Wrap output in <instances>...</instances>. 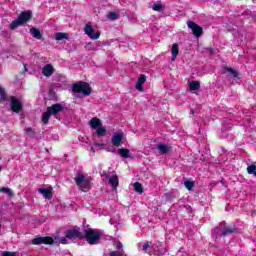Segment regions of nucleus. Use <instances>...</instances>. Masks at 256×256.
<instances>
[{"instance_id": "obj_1", "label": "nucleus", "mask_w": 256, "mask_h": 256, "mask_svg": "<svg viewBox=\"0 0 256 256\" xmlns=\"http://www.w3.org/2000/svg\"><path fill=\"white\" fill-rule=\"evenodd\" d=\"M75 239H86L89 245H97L101 239V232L92 228H85L81 231L79 226H74L66 231L65 236L59 239V243L67 245L69 241H75Z\"/></svg>"}, {"instance_id": "obj_2", "label": "nucleus", "mask_w": 256, "mask_h": 256, "mask_svg": "<svg viewBox=\"0 0 256 256\" xmlns=\"http://www.w3.org/2000/svg\"><path fill=\"white\" fill-rule=\"evenodd\" d=\"M65 109H67V107L63 106L60 103H56L48 107L46 112H44L42 115V123H44V125H47V123H49V119H51V115H59V113H61V111H65Z\"/></svg>"}, {"instance_id": "obj_3", "label": "nucleus", "mask_w": 256, "mask_h": 256, "mask_svg": "<svg viewBox=\"0 0 256 256\" xmlns=\"http://www.w3.org/2000/svg\"><path fill=\"white\" fill-rule=\"evenodd\" d=\"M74 181L77 187L80 189V191H83L84 193L90 191L92 181L91 177L78 173L77 176L74 178Z\"/></svg>"}, {"instance_id": "obj_4", "label": "nucleus", "mask_w": 256, "mask_h": 256, "mask_svg": "<svg viewBox=\"0 0 256 256\" xmlns=\"http://www.w3.org/2000/svg\"><path fill=\"white\" fill-rule=\"evenodd\" d=\"M72 91L75 94V97H79V95H84V97H88L91 95V86L87 82H78L73 84Z\"/></svg>"}, {"instance_id": "obj_5", "label": "nucleus", "mask_w": 256, "mask_h": 256, "mask_svg": "<svg viewBox=\"0 0 256 256\" xmlns=\"http://www.w3.org/2000/svg\"><path fill=\"white\" fill-rule=\"evenodd\" d=\"M31 17H33V12L31 11H24L22 12L19 17L14 20L10 24V29H17V27H21V25H24V23H27V21H31Z\"/></svg>"}, {"instance_id": "obj_6", "label": "nucleus", "mask_w": 256, "mask_h": 256, "mask_svg": "<svg viewBox=\"0 0 256 256\" xmlns=\"http://www.w3.org/2000/svg\"><path fill=\"white\" fill-rule=\"evenodd\" d=\"M84 33L89 37V39H92V41H97V39L101 37V32H95V28H93V25H91V23L85 24Z\"/></svg>"}, {"instance_id": "obj_7", "label": "nucleus", "mask_w": 256, "mask_h": 256, "mask_svg": "<svg viewBox=\"0 0 256 256\" xmlns=\"http://www.w3.org/2000/svg\"><path fill=\"white\" fill-rule=\"evenodd\" d=\"M187 26L189 29H191L192 35H194V37L199 38L203 35V27L197 25V23L193 21H188Z\"/></svg>"}, {"instance_id": "obj_8", "label": "nucleus", "mask_w": 256, "mask_h": 256, "mask_svg": "<svg viewBox=\"0 0 256 256\" xmlns=\"http://www.w3.org/2000/svg\"><path fill=\"white\" fill-rule=\"evenodd\" d=\"M123 139H125V134L123 131H118L113 134L111 143L114 147H121V143H123Z\"/></svg>"}, {"instance_id": "obj_9", "label": "nucleus", "mask_w": 256, "mask_h": 256, "mask_svg": "<svg viewBox=\"0 0 256 256\" xmlns=\"http://www.w3.org/2000/svg\"><path fill=\"white\" fill-rule=\"evenodd\" d=\"M152 249L157 256H163L167 253V249L162 242L157 241L152 245Z\"/></svg>"}, {"instance_id": "obj_10", "label": "nucleus", "mask_w": 256, "mask_h": 256, "mask_svg": "<svg viewBox=\"0 0 256 256\" xmlns=\"http://www.w3.org/2000/svg\"><path fill=\"white\" fill-rule=\"evenodd\" d=\"M32 245H53V238L37 237L32 240Z\"/></svg>"}, {"instance_id": "obj_11", "label": "nucleus", "mask_w": 256, "mask_h": 256, "mask_svg": "<svg viewBox=\"0 0 256 256\" xmlns=\"http://www.w3.org/2000/svg\"><path fill=\"white\" fill-rule=\"evenodd\" d=\"M11 109L14 113H19L23 109V104L15 96L11 97Z\"/></svg>"}, {"instance_id": "obj_12", "label": "nucleus", "mask_w": 256, "mask_h": 256, "mask_svg": "<svg viewBox=\"0 0 256 256\" xmlns=\"http://www.w3.org/2000/svg\"><path fill=\"white\" fill-rule=\"evenodd\" d=\"M53 73H55V68H53L51 64H47L42 68V75H44V77H51Z\"/></svg>"}, {"instance_id": "obj_13", "label": "nucleus", "mask_w": 256, "mask_h": 256, "mask_svg": "<svg viewBox=\"0 0 256 256\" xmlns=\"http://www.w3.org/2000/svg\"><path fill=\"white\" fill-rule=\"evenodd\" d=\"M38 192L43 195L44 199H51L53 197V192H51V189L40 188Z\"/></svg>"}, {"instance_id": "obj_14", "label": "nucleus", "mask_w": 256, "mask_h": 256, "mask_svg": "<svg viewBox=\"0 0 256 256\" xmlns=\"http://www.w3.org/2000/svg\"><path fill=\"white\" fill-rule=\"evenodd\" d=\"M147 81V77L145 75H140L136 83L137 91H143V84Z\"/></svg>"}, {"instance_id": "obj_15", "label": "nucleus", "mask_w": 256, "mask_h": 256, "mask_svg": "<svg viewBox=\"0 0 256 256\" xmlns=\"http://www.w3.org/2000/svg\"><path fill=\"white\" fill-rule=\"evenodd\" d=\"M157 149L160 151L161 155H167V153L171 151V147L167 146V144H158Z\"/></svg>"}, {"instance_id": "obj_16", "label": "nucleus", "mask_w": 256, "mask_h": 256, "mask_svg": "<svg viewBox=\"0 0 256 256\" xmlns=\"http://www.w3.org/2000/svg\"><path fill=\"white\" fill-rule=\"evenodd\" d=\"M108 183L114 188L117 189L119 187V177L117 175H113L108 179Z\"/></svg>"}, {"instance_id": "obj_17", "label": "nucleus", "mask_w": 256, "mask_h": 256, "mask_svg": "<svg viewBox=\"0 0 256 256\" xmlns=\"http://www.w3.org/2000/svg\"><path fill=\"white\" fill-rule=\"evenodd\" d=\"M188 87L190 91H198V89H201V83L199 81H191L188 83Z\"/></svg>"}, {"instance_id": "obj_18", "label": "nucleus", "mask_w": 256, "mask_h": 256, "mask_svg": "<svg viewBox=\"0 0 256 256\" xmlns=\"http://www.w3.org/2000/svg\"><path fill=\"white\" fill-rule=\"evenodd\" d=\"M172 61H175V59H177V55H179V44L174 43L172 45Z\"/></svg>"}, {"instance_id": "obj_19", "label": "nucleus", "mask_w": 256, "mask_h": 256, "mask_svg": "<svg viewBox=\"0 0 256 256\" xmlns=\"http://www.w3.org/2000/svg\"><path fill=\"white\" fill-rule=\"evenodd\" d=\"M90 127H92V129H97L99 127H101V120H99V118L94 117L90 120Z\"/></svg>"}, {"instance_id": "obj_20", "label": "nucleus", "mask_w": 256, "mask_h": 256, "mask_svg": "<svg viewBox=\"0 0 256 256\" xmlns=\"http://www.w3.org/2000/svg\"><path fill=\"white\" fill-rule=\"evenodd\" d=\"M24 133L27 137H30L31 139H35V135H37V132H35V129H33L32 127H27L24 130Z\"/></svg>"}, {"instance_id": "obj_21", "label": "nucleus", "mask_w": 256, "mask_h": 256, "mask_svg": "<svg viewBox=\"0 0 256 256\" xmlns=\"http://www.w3.org/2000/svg\"><path fill=\"white\" fill-rule=\"evenodd\" d=\"M30 33L34 39H41V37H43L41 31L37 28H31Z\"/></svg>"}, {"instance_id": "obj_22", "label": "nucleus", "mask_w": 256, "mask_h": 256, "mask_svg": "<svg viewBox=\"0 0 256 256\" xmlns=\"http://www.w3.org/2000/svg\"><path fill=\"white\" fill-rule=\"evenodd\" d=\"M63 39H69V34L63 32H58L55 34L56 41H63Z\"/></svg>"}, {"instance_id": "obj_23", "label": "nucleus", "mask_w": 256, "mask_h": 256, "mask_svg": "<svg viewBox=\"0 0 256 256\" xmlns=\"http://www.w3.org/2000/svg\"><path fill=\"white\" fill-rule=\"evenodd\" d=\"M118 153L120 157H123L124 159H129V149L119 148Z\"/></svg>"}, {"instance_id": "obj_24", "label": "nucleus", "mask_w": 256, "mask_h": 256, "mask_svg": "<svg viewBox=\"0 0 256 256\" xmlns=\"http://www.w3.org/2000/svg\"><path fill=\"white\" fill-rule=\"evenodd\" d=\"M232 233H237L236 228H224L222 231V235L225 237L227 235H232Z\"/></svg>"}, {"instance_id": "obj_25", "label": "nucleus", "mask_w": 256, "mask_h": 256, "mask_svg": "<svg viewBox=\"0 0 256 256\" xmlns=\"http://www.w3.org/2000/svg\"><path fill=\"white\" fill-rule=\"evenodd\" d=\"M7 101V93L5 92V88L0 86V103Z\"/></svg>"}, {"instance_id": "obj_26", "label": "nucleus", "mask_w": 256, "mask_h": 256, "mask_svg": "<svg viewBox=\"0 0 256 256\" xmlns=\"http://www.w3.org/2000/svg\"><path fill=\"white\" fill-rule=\"evenodd\" d=\"M247 173L248 175H254L256 177V165H250L247 167Z\"/></svg>"}, {"instance_id": "obj_27", "label": "nucleus", "mask_w": 256, "mask_h": 256, "mask_svg": "<svg viewBox=\"0 0 256 256\" xmlns=\"http://www.w3.org/2000/svg\"><path fill=\"white\" fill-rule=\"evenodd\" d=\"M121 15L117 12H110L108 14V19H110V21H116V19H119Z\"/></svg>"}, {"instance_id": "obj_28", "label": "nucleus", "mask_w": 256, "mask_h": 256, "mask_svg": "<svg viewBox=\"0 0 256 256\" xmlns=\"http://www.w3.org/2000/svg\"><path fill=\"white\" fill-rule=\"evenodd\" d=\"M97 136L98 137H105V134L107 133V130L103 127H98L96 130Z\"/></svg>"}, {"instance_id": "obj_29", "label": "nucleus", "mask_w": 256, "mask_h": 256, "mask_svg": "<svg viewBox=\"0 0 256 256\" xmlns=\"http://www.w3.org/2000/svg\"><path fill=\"white\" fill-rule=\"evenodd\" d=\"M0 193H5L8 197H13V190L11 188H0Z\"/></svg>"}, {"instance_id": "obj_30", "label": "nucleus", "mask_w": 256, "mask_h": 256, "mask_svg": "<svg viewBox=\"0 0 256 256\" xmlns=\"http://www.w3.org/2000/svg\"><path fill=\"white\" fill-rule=\"evenodd\" d=\"M224 69H225V71L230 73V75H232V77H234V78L239 77V74L237 73V71L235 69L229 68V67H225Z\"/></svg>"}, {"instance_id": "obj_31", "label": "nucleus", "mask_w": 256, "mask_h": 256, "mask_svg": "<svg viewBox=\"0 0 256 256\" xmlns=\"http://www.w3.org/2000/svg\"><path fill=\"white\" fill-rule=\"evenodd\" d=\"M184 185H185L186 189H188V191H191L195 187V182L186 180L184 182Z\"/></svg>"}, {"instance_id": "obj_32", "label": "nucleus", "mask_w": 256, "mask_h": 256, "mask_svg": "<svg viewBox=\"0 0 256 256\" xmlns=\"http://www.w3.org/2000/svg\"><path fill=\"white\" fill-rule=\"evenodd\" d=\"M134 190L136 191V193H143V186L141 185V183H134Z\"/></svg>"}, {"instance_id": "obj_33", "label": "nucleus", "mask_w": 256, "mask_h": 256, "mask_svg": "<svg viewBox=\"0 0 256 256\" xmlns=\"http://www.w3.org/2000/svg\"><path fill=\"white\" fill-rule=\"evenodd\" d=\"M165 9V6H163V4H154L153 6V11H161Z\"/></svg>"}, {"instance_id": "obj_34", "label": "nucleus", "mask_w": 256, "mask_h": 256, "mask_svg": "<svg viewBox=\"0 0 256 256\" xmlns=\"http://www.w3.org/2000/svg\"><path fill=\"white\" fill-rule=\"evenodd\" d=\"M151 247V244L149 242H146L144 244H142V250L144 253H147V249H149Z\"/></svg>"}, {"instance_id": "obj_35", "label": "nucleus", "mask_w": 256, "mask_h": 256, "mask_svg": "<svg viewBox=\"0 0 256 256\" xmlns=\"http://www.w3.org/2000/svg\"><path fill=\"white\" fill-rule=\"evenodd\" d=\"M109 256H123V252H121V251H110Z\"/></svg>"}, {"instance_id": "obj_36", "label": "nucleus", "mask_w": 256, "mask_h": 256, "mask_svg": "<svg viewBox=\"0 0 256 256\" xmlns=\"http://www.w3.org/2000/svg\"><path fill=\"white\" fill-rule=\"evenodd\" d=\"M15 252H11V251H4L2 252L1 256H15Z\"/></svg>"}, {"instance_id": "obj_37", "label": "nucleus", "mask_w": 256, "mask_h": 256, "mask_svg": "<svg viewBox=\"0 0 256 256\" xmlns=\"http://www.w3.org/2000/svg\"><path fill=\"white\" fill-rule=\"evenodd\" d=\"M116 249H117L118 251H120L121 253H123V244H122L121 242H118V243L116 244Z\"/></svg>"}, {"instance_id": "obj_38", "label": "nucleus", "mask_w": 256, "mask_h": 256, "mask_svg": "<svg viewBox=\"0 0 256 256\" xmlns=\"http://www.w3.org/2000/svg\"><path fill=\"white\" fill-rule=\"evenodd\" d=\"M24 71H27V65L24 64Z\"/></svg>"}, {"instance_id": "obj_39", "label": "nucleus", "mask_w": 256, "mask_h": 256, "mask_svg": "<svg viewBox=\"0 0 256 256\" xmlns=\"http://www.w3.org/2000/svg\"><path fill=\"white\" fill-rule=\"evenodd\" d=\"M190 113H192L193 115H195V110H190Z\"/></svg>"}, {"instance_id": "obj_40", "label": "nucleus", "mask_w": 256, "mask_h": 256, "mask_svg": "<svg viewBox=\"0 0 256 256\" xmlns=\"http://www.w3.org/2000/svg\"><path fill=\"white\" fill-rule=\"evenodd\" d=\"M110 223H111V225H113V219H110Z\"/></svg>"}, {"instance_id": "obj_41", "label": "nucleus", "mask_w": 256, "mask_h": 256, "mask_svg": "<svg viewBox=\"0 0 256 256\" xmlns=\"http://www.w3.org/2000/svg\"><path fill=\"white\" fill-rule=\"evenodd\" d=\"M2 170H3V167L0 166V173H1Z\"/></svg>"}]
</instances>
